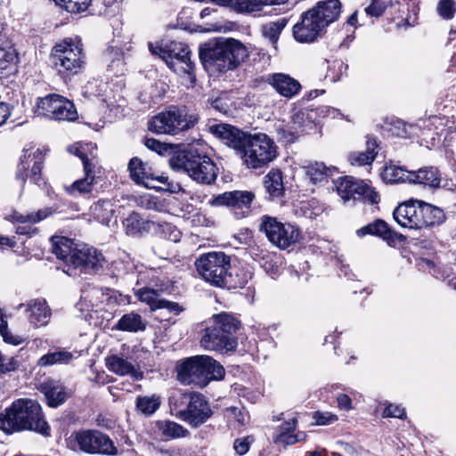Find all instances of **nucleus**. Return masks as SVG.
Wrapping results in <instances>:
<instances>
[{
  "label": "nucleus",
  "instance_id": "18",
  "mask_svg": "<svg viewBox=\"0 0 456 456\" xmlns=\"http://www.w3.org/2000/svg\"><path fill=\"white\" fill-rule=\"evenodd\" d=\"M44 162V152L41 149L24 150L23 155L20 157V163L19 169L16 174V178L20 180L22 183H25L28 177L30 178L31 182L37 184H41L42 180L41 171Z\"/></svg>",
  "mask_w": 456,
  "mask_h": 456
},
{
  "label": "nucleus",
  "instance_id": "20",
  "mask_svg": "<svg viewBox=\"0 0 456 456\" xmlns=\"http://www.w3.org/2000/svg\"><path fill=\"white\" fill-rule=\"evenodd\" d=\"M19 53L14 44L0 33V78H7L18 72Z\"/></svg>",
  "mask_w": 456,
  "mask_h": 456
},
{
  "label": "nucleus",
  "instance_id": "8",
  "mask_svg": "<svg viewBox=\"0 0 456 456\" xmlns=\"http://www.w3.org/2000/svg\"><path fill=\"white\" fill-rule=\"evenodd\" d=\"M240 326V321L232 314L223 312L213 315V324L205 329L201 346L210 351L232 352L238 346L234 334Z\"/></svg>",
  "mask_w": 456,
  "mask_h": 456
},
{
  "label": "nucleus",
  "instance_id": "1",
  "mask_svg": "<svg viewBox=\"0 0 456 456\" xmlns=\"http://www.w3.org/2000/svg\"><path fill=\"white\" fill-rule=\"evenodd\" d=\"M209 131L224 143L236 150L248 168L264 167L278 155L275 142L265 134H248L228 124L212 125Z\"/></svg>",
  "mask_w": 456,
  "mask_h": 456
},
{
  "label": "nucleus",
  "instance_id": "45",
  "mask_svg": "<svg viewBox=\"0 0 456 456\" xmlns=\"http://www.w3.org/2000/svg\"><path fill=\"white\" fill-rule=\"evenodd\" d=\"M94 454L114 456L118 454V449L109 436L98 431L94 443Z\"/></svg>",
  "mask_w": 456,
  "mask_h": 456
},
{
  "label": "nucleus",
  "instance_id": "31",
  "mask_svg": "<svg viewBox=\"0 0 456 456\" xmlns=\"http://www.w3.org/2000/svg\"><path fill=\"white\" fill-rule=\"evenodd\" d=\"M146 322L134 312L124 314L115 324L114 329L126 332H139L146 329Z\"/></svg>",
  "mask_w": 456,
  "mask_h": 456
},
{
  "label": "nucleus",
  "instance_id": "3",
  "mask_svg": "<svg viewBox=\"0 0 456 456\" xmlns=\"http://www.w3.org/2000/svg\"><path fill=\"white\" fill-rule=\"evenodd\" d=\"M0 429L6 434L31 430L49 436L50 426L45 420L40 404L32 399L20 398L0 413Z\"/></svg>",
  "mask_w": 456,
  "mask_h": 456
},
{
  "label": "nucleus",
  "instance_id": "25",
  "mask_svg": "<svg viewBox=\"0 0 456 456\" xmlns=\"http://www.w3.org/2000/svg\"><path fill=\"white\" fill-rule=\"evenodd\" d=\"M94 168V163L85 162V176L75 181L70 185L66 186V192L73 197H78L91 193L96 182Z\"/></svg>",
  "mask_w": 456,
  "mask_h": 456
},
{
  "label": "nucleus",
  "instance_id": "36",
  "mask_svg": "<svg viewBox=\"0 0 456 456\" xmlns=\"http://www.w3.org/2000/svg\"><path fill=\"white\" fill-rule=\"evenodd\" d=\"M315 112L312 110H300L296 111L290 119L292 126L303 134L314 127Z\"/></svg>",
  "mask_w": 456,
  "mask_h": 456
},
{
  "label": "nucleus",
  "instance_id": "27",
  "mask_svg": "<svg viewBox=\"0 0 456 456\" xmlns=\"http://www.w3.org/2000/svg\"><path fill=\"white\" fill-rule=\"evenodd\" d=\"M106 366L111 372L119 375L130 376L134 380L142 379V372L127 359L113 354L106 358Z\"/></svg>",
  "mask_w": 456,
  "mask_h": 456
},
{
  "label": "nucleus",
  "instance_id": "62",
  "mask_svg": "<svg viewBox=\"0 0 456 456\" xmlns=\"http://www.w3.org/2000/svg\"><path fill=\"white\" fill-rule=\"evenodd\" d=\"M248 437H245L242 439H236L233 444V448L236 452L240 455H244L249 450V443L248 441Z\"/></svg>",
  "mask_w": 456,
  "mask_h": 456
},
{
  "label": "nucleus",
  "instance_id": "57",
  "mask_svg": "<svg viewBox=\"0 0 456 456\" xmlns=\"http://www.w3.org/2000/svg\"><path fill=\"white\" fill-rule=\"evenodd\" d=\"M405 410L404 408L400 407L399 405L395 404H389L386 407L383 412L384 417H392V418H398V419H403L405 417Z\"/></svg>",
  "mask_w": 456,
  "mask_h": 456
},
{
  "label": "nucleus",
  "instance_id": "26",
  "mask_svg": "<svg viewBox=\"0 0 456 456\" xmlns=\"http://www.w3.org/2000/svg\"><path fill=\"white\" fill-rule=\"evenodd\" d=\"M40 391L45 395L47 403L51 407L62 404L69 394L60 380L48 379L40 385Z\"/></svg>",
  "mask_w": 456,
  "mask_h": 456
},
{
  "label": "nucleus",
  "instance_id": "30",
  "mask_svg": "<svg viewBox=\"0 0 456 456\" xmlns=\"http://www.w3.org/2000/svg\"><path fill=\"white\" fill-rule=\"evenodd\" d=\"M411 183L438 188L441 183V174L436 167H425L412 171Z\"/></svg>",
  "mask_w": 456,
  "mask_h": 456
},
{
  "label": "nucleus",
  "instance_id": "63",
  "mask_svg": "<svg viewBox=\"0 0 456 456\" xmlns=\"http://www.w3.org/2000/svg\"><path fill=\"white\" fill-rule=\"evenodd\" d=\"M338 406L340 410L349 411L352 409V400L346 394H340L337 397Z\"/></svg>",
  "mask_w": 456,
  "mask_h": 456
},
{
  "label": "nucleus",
  "instance_id": "47",
  "mask_svg": "<svg viewBox=\"0 0 456 456\" xmlns=\"http://www.w3.org/2000/svg\"><path fill=\"white\" fill-rule=\"evenodd\" d=\"M238 12H253L261 10V0H222Z\"/></svg>",
  "mask_w": 456,
  "mask_h": 456
},
{
  "label": "nucleus",
  "instance_id": "13",
  "mask_svg": "<svg viewBox=\"0 0 456 456\" xmlns=\"http://www.w3.org/2000/svg\"><path fill=\"white\" fill-rule=\"evenodd\" d=\"M259 231L264 232L267 240L280 249H286L297 243L301 238L299 228L290 223H282L276 217L263 216Z\"/></svg>",
  "mask_w": 456,
  "mask_h": 456
},
{
  "label": "nucleus",
  "instance_id": "43",
  "mask_svg": "<svg viewBox=\"0 0 456 456\" xmlns=\"http://www.w3.org/2000/svg\"><path fill=\"white\" fill-rule=\"evenodd\" d=\"M73 359L72 353L66 350L49 352L37 361L40 367H48L54 364H68Z\"/></svg>",
  "mask_w": 456,
  "mask_h": 456
},
{
  "label": "nucleus",
  "instance_id": "12",
  "mask_svg": "<svg viewBox=\"0 0 456 456\" xmlns=\"http://www.w3.org/2000/svg\"><path fill=\"white\" fill-rule=\"evenodd\" d=\"M148 46L152 54L159 55L175 72L186 73L192 82L195 81L194 65L191 61V51L187 45L182 42L170 41L162 44L160 46H155L152 43H149Z\"/></svg>",
  "mask_w": 456,
  "mask_h": 456
},
{
  "label": "nucleus",
  "instance_id": "52",
  "mask_svg": "<svg viewBox=\"0 0 456 456\" xmlns=\"http://www.w3.org/2000/svg\"><path fill=\"white\" fill-rule=\"evenodd\" d=\"M89 149H93L92 143H77L69 148V151L79 157L83 162V167L85 168V162L93 163L92 159H90L86 151Z\"/></svg>",
  "mask_w": 456,
  "mask_h": 456
},
{
  "label": "nucleus",
  "instance_id": "55",
  "mask_svg": "<svg viewBox=\"0 0 456 456\" xmlns=\"http://www.w3.org/2000/svg\"><path fill=\"white\" fill-rule=\"evenodd\" d=\"M387 7V4L383 0H371V4L365 8V12L371 17H379Z\"/></svg>",
  "mask_w": 456,
  "mask_h": 456
},
{
  "label": "nucleus",
  "instance_id": "23",
  "mask_svg": "<svg viewBox=\"0 0 456 456\" xmlns=\"http://www.w3.org/2000/svg\"><path fill=\"white\" fill-rule=\"evenodd\" d=\"M98 430L83 429L72 432L67 438V447L72 451H81L94 454V443Z\"/></svg>",
  "mask_w": 456,
  "mask_h": 456
},
{
  "label": "nucleus",
  "instance_id": "44",
  "mask_svg": "<svg viewBox=\"0 0 456 456\" xmlns=\"http://www.w3.org/2000/svg\"><path fill=\"white\" fill-rule=\"evenodd\" d=\"M161 400L157 395L138 396L136 398V409L145 416H151L160 407Z\"/></svg>",
  "mask_w": 456,
  "mask_h": 456
},
{
  "label": "nucleus",
  "instance_id": "50",
  "mask_svg": "<svg viewBox=\"0 0 456 456\" xmlns=\"http://www.w3.org/2000/svg\"><path fill=\"white\" fill-rule=\"evenodd\" d=\"M57 5L63 7L69 12H81L86 11L91 0H53Z\"/></svg>",
  "mask_w": 456,
  "mask_h": 456
},
{
  "label": "nucleus",
  "instance_id": "61",
  "mask_svg": "<svg viewBox=\"0 0 456 456\" xmlns=\"http://www.w3.org/2000/svg\"><path fill=\"white\" fill-rule=\"evenodd\" d=\"M297 420L296 418H293L289 420L284 421L280 427H279V433L278 434H291L294 432L297 428Z\"/></svg>",
  "mask_w": 456,
  "mask_h": 456
},
{
  "label": "nucleus",
  "instance_id": "38",
  "mask_svg": "<svg viewBox=\"0 0 456 456\" xmlns=\"http://www.w3.org/2000/svg\"><path fill=\"white\" fill-rule=\"evenodd\" d=\"M287 24L288 20L286 18H280L262 25V35L271 42L274 49H277L280 35Z\"/></svg>",
  "mask_w": 456,
  "mask_h": 456
},
{
  "label": "nucleus",
  "instance_id": "37",
  "mask_svg": "<svg viewBox=\"0 0 456 456\" xmlns=\"http://www.w3.org/2000/svg\"><path fill=\"white\" fill-rule=\"evenodd\" d=\"M446 220V215L443 208L423 201V223L424 228L439 226Z\"/></svg>",
  "mask_w": 456,
  "mask_h": 456
},
{
  "label": "nucleus",
  "instance_id": "40",
  "mask_svg": "<svg viewBox=\"0 0 456 456\" xmlns=\"http://www.w3.org/2000/svg\"><path fill=\"white\" fill-rule=\"evenodd\" d=\"M150 224L136 212H132L123 222L126 233L130 236L139 235L148 231Z\"/></svg>",
  "mask_w": 456,
  "mask_h": 456
},
{
  "label": "nucleus",
  "instance_id": "60",
  "mask_svg": "<svg viewBox=\"0 0 456 456\" xmlns=\"http://www.w3.org/2000/svg\"><path fill=\"white\" fill-rule=\"evenodd\" d=\"M297 420L296 418H293L289 420L284 421L280 427H279V433L278 434H291L294 432L297 428Z\"/></svg>",
  "mask_w": 456,
  "mask_h": 456
},
{
  "label": "nucleus",
  "instance_id": "48",
  "mask_svg": "<svg viewBox=\"0 0 456 456\" xmlns=\"http://www.w3.org/2000/svg\"><path fill=\"white\" fill-rule=\"evenodd\" d=\"M137 204L142 208L155 210L158 212L165 211L164 202L157 196L151 194H144L138 198Z\"/></svg>",
  "mask_w": 456,
  "mask_h": 456
},
{
  "label": "nucleus",
  "instance_id": "42",
  "mask_svg": "<svg viewBox=\"0 0 456 456\" xmlns=\"http://www.w3.org/2000/svg\"><path fill=\"white\" fill-rule=\"evenodd\" d=\"M92 216L99 223L109 224L113 215V205L109 200H100L90 208Z\"/></svg>",
  "mask_w": 456,
  "mask_h": 456
},
{
  "label": "nucleus",
  "instance_id": "64",
  "mask_svg": "<svg viewBox=\"0 0 456 456\" xmlns=\"http://www.w3.org/2000/svg\"><path fill=\"white\" fill-rule=\"evenodd\" d=\"M163 232H168L169 236L168 239L174 242H177L180 240L181 233L180 232L170 224H165L162 225Z\"/></svg>",
  "mask_w": 456,
  "mask_h": 456
},
{
  "label": "nucleus",
  "instance_id": "2",
  "mask_svg": "<svg viewBox=\"0 0 456 456\" xmlns=\"http://www.w3.org/2000/svg\"><path fill=\"white\" fill-rule=\"evenodd\" d=\"M52 244L53 253L66 264L64 272L69 276L95 273L105 262L102 253L95 248L87 245L81 248H74L73 241L66 237L54 236Z\"/></svg>",
  "mask_w": 456,
  "mask_h": 456
},
{
  "label": "nucleus",
  "instance_id": "21",
  "mask_svg": "<svg viewBox=\"0 0 456 456\" xmlns=\"http://www.w3.org/2000/svg\"><path fill=\"white\" fill-rule=\"evenodd\" d=\"M22 307H25V311L28 314V322L34 327H43L49 322L52 311L45 299H32L27 304H20L17 306L18 309Z\"/></svg>",
  "mask_w": 456,
  "mask_h": 456
},
{
  "label": "nucleus",
  "instance_id": "56",
  "mask_svg": "<svg viewBox=\"0 0 456 456\" xmlns=\"http://www.w3.org/2000/svg\"><path fill=\"white\" fill-rule=\"evenodd\" d=\"M314 419L317 425H330L338 419V417L329 411L320 412L316 411L314 415Z\"/></svg>",
  "mask_w": 456,
  "mask_h": 456
},
{
  "label": "nucleus",
  "instance_id": "6",
  "mask_svg": "<svg viewBox=\"0 0 456 456\" xmlns=\"http://www.w3.org/2000/svg\"><path fill=\"white\" fill-rule=\"evenodd\" d=\"M247 57L245 46L232 38L209 41L200 51V58L204 67L220 72L235 69Z\"/></svg>",
  "mask_w": 456,
  "mask_h": 456
},
{
  "label": "nucleus",
  "instance_id": "53",
  "mask_svg": "<svg viewBox=\"0 0 456 456\" xmlns=\"http://www.w3.org/2000/svg\"><path fill=\"white\" fill-rule=\"evenodd\" d=\"M145 146L159 155H165L171 151V147L168 144L161 142L154 138H146Z\"/></svg>",
  "mask_w": 456,
  "mask_h": 456
},
{
  "label": "nucleus",
  "instance_id": "49",
  "mask_svg": "<svg viewBox=\"0 0 456 456\" xmlns=\"http://www.w3.org/2000/svg\"><path fill=\"white\" fill-rule=\"evenodd\" d=\"M306 439V435L305 432L299 431L296 434H277L273 436V442L276 444H281L283 447H287L289 445H293L297 443L305 441Z\"/></svg>",
  "mask_w": 456,
  "mask_h": 456
},
{
  "label": "nucleus",
  "instance_id": "15",
  "mask_svg": "<svg viewBox=\"0 0 456 456\" xmlns=\"http://www.w3.org/2000/svg\"><path fill=\"white\" fill-rule=\"evenodd\" d=\"M338 195L345 200H359L370 204H378L379 194L362 180L352 176L339 178L336 183Z\"/></svg>",
  "mask_w": 456,
  "mask_h": 456
},
{
  "label": "nucleus",
  "instance_id": "54",
  "mask_svg": "<svg viewBox=\"0 0 456 456\" xmlns=\"http://www.w3.org/2000/svg\"><path fill=\"white\" fill-rule=\"evenodd\" d=\"M19 364L14 357L3 355L0 352V375L15 370Z\"/></svg>",
  "mask_w": 456,
  "mask_h": 456
},
{
  "label": "nucleus",
  "instance_id": "59",
  "mask_svg": "<svg viewBox=\"0 0 456 456\" xmlns=\"http://www.w3.org/2000/svg\"><path fill=\"white\" fill-rule=\"evenodd\" d=\"M10 115V104L5 101V97L0 94V126L6 121Z\"/></svg>",
  "mask_w": 456,
  "mask_h": 456
},
{
  "label": "nucleus",
  "instance_id": "39",
  "mask_svg": "<svg viewBox=\"0 0 456 456\" xmlns=\"http://www.w3.org/2000/svg\"><path fill=\"white\" fill-rule=\"evenodd\" d=\"M335 171L334 167H326L322 162H314L306 167L305 175L313 183L316 184L326 182Z\"/></svg>",
  "mask_w": 456,
  "mask_h": 456
},
{
  "label": "nucleus",
  "instance_id": "14",
  "mask_svg": "<svg viewBox=\"0 0 456 456\" xmlns=\"http://www.w3.org/2000/svg\"><path fill=\"white\" fill-rule=\"evenodd\" d=\"M36 113L59 121H74L77 118L74 103L56 94L38 99Z\"/></svg>",
  "mask_w": 456,
  "mask_h": 456
},
{
  "label": "nucleus",
  "instance_id": "11",
  "mask_svg": "<svg viewBox=\"0 0 456 456\" xmlns=\"http://www.w3.org/2000/svg\"><path fill=\"white\" fill-rule=\"evenodd\" d=\"M199 121L198 114L189 112L186 108L172 107L154 116L148 123L150 131L156 134H177L194 126Z\"/></svg>",
  "mask_w": 456,
  "mask_h": 456
},
{
  "label": "nucleus",
  "instance_id": "33",
  "mask_svg": "<svg viewBox=\"0 0 456 456\" xmlns=\"http://www.w3.org/2000/svg\"><path fill=\"white\" fill-rule=\"evenodd\" d=\"M134 291L141 302L147 304L154 311L158 310V306L162 300L160 293L164 291V288L162 286L159 287L158 284H155V287H150L147 284L141 289H134Z\"/></svg>",
  "mask_w": 456,
  "mask_h": 456
},
{
  "label": "nucleus",
  "instance_id": "29",
  "mask_svg": "<svg viewBox=\"0 0 456 456\" xmlns=\"http://www.w3.org/2000/svg\"><path fill=\"white\" fill-rule=\"evenodd\" d=\"M367 234L376 235L382 238L388 244L395 242V240L401 237V234L392 231L388 224L380 219H377L374 222L368 224L367 225L357 230L358 236H365Z\"/></svg>",
  "mask_w": 456,
  "mask_h": 456
},
{
  "label": "nucleus",
  "instance_id": "41",
  "mask_svg": "<svg viewBox=\"0 0 456 456\" xmlns=\"http://www.w3.org/2000/svg\"><path fill=\"white\" fill-rule=\"evenodd\" d=\"M412 171H408L395 165L387 166L382 173V178L386 183H396L411 182Z\"/></svg>",
  "mask_w": 456,
  "mask_h": 456
},
{
  "label": "nucleus",
  "instance_id": "35",
  "mask_svg": "<svg viewBox=\"0 0 456 456\" xmlns=\"http://www.w3.org/2000/svg\"><path fill=\"white\" fill-rule=\"evenodd\" d=\"M378 142L375 138L369 137L366 142V151L360 152H353L349 155V161L354 166H363L371 164L378 151Z\"/></svg>",
  "mask_w": 456,
  "mask_h": 456
},
{
  "label": "nucleus",
  "instance_id": "4",
  "mask_svg": "<svg viewBox=\"0 0 456 456\" xmlns=\"http://www.w3.org/2000/svg\"><path fill=\"white\" fill-rule=\"evenodd\" d=\"M341 12L339 0L319 1L313 8L301 14V20L293 27V36L300 43H311L324 29L336 21Z\"/></svg>",
  "mask_w": 456,
  "mask_h": 456
},
{
  "label": "nucleus",
  "instance_id": "28",
  "mask_svg": "<svg viewBox=\"0 0 456 456\" xmlns=\"http://www.w3.org/2000/svg\"><path fill=\"white\" fill-rule=\"evenodd\" d=\"M53 211L51 208H46L38 210L36 213H31L28 215L20 214L18 212H14L11 217L12 222H17L21 224V225L17 226L16 232L18 234H31L35 232L36 229L32 228L30 224H35L40 222L52 215Z\"/></svg>",
  "mask_w": 456,
  "mask_h": 456
},
{
  "label": "nucleus",
  "instance_id": "10",
  "mask_svg": "<svg viewBox=\"0 0 456 456\" xmlns=\"http://www.w3.org/2000/svg\"><path fill=\"white\" fill-rule=\"evenodd\" d=\"M50 59L54 69L62 78H69L78 74L85 63L81 40L65 38L54 45Z\"/></svg>",
  "mask_w": 456,
  "mask_h": 456
},
{
  "label": "nucleus",
  "instance_id": "19",
  "mask_svg": "<svg viewBox=\"0 0 456 456\" xmlns=\"http://www.w3.org/2000/svg\"><path fill=\"white\" fill-rule=\"evenodd\" d=\"M396 223L404 228L422 229L423 223V200H410L400 204L393 213Z\"/></svg>",
  "mask_w": 456,
  "mask_h": 456
},
{
  "label": "nucleus",
  "instance_id": "32",
  "mask_svg": "<svg viewBox=\"0 0 456 456\" xmlns=\"http://www.w3.org/2000/svg\"><path fill=\"white\" fill-rule=\"evenodd\" d=\"M158 432L164 440L187 437L190 432L182 425L171 420H159L156 422Z\"/></svg>",
  "mask_w": 456,
  "mask_h": 456
},
{
  "label": "nucleus",
  "instance_id": "51",
  "mask_svg": "<svg viewBox=\"0 0 456 456\" xmlns=\"http://www.w3.org/2000/svg\"><path fill=\"white\" fill-rule=\"evenodd\" d=\"M436 12L443 20H452L456 12V4L454 0H439L436 5Z\"/></svg>",
  "mask_w": 456,
  "mask_h": 456
},
{
  "label": "nucleus",
  "instance_id": "7",
  "mask_svg": "<svg viewBox=\"0 0 456 456\" xmlns=\"http://www.w3.org/2000/svg\"><path fill=\"white\" fill-rule=\"evenodd\" d=\"M173 170L186 173L193 181L211 184L217 177L216 164L205 153L195 147H187L173 153L169 159Z\"/></svg>",
  "mask_w": 456,
  "mask_h": 456
},
{
  "label": "nucleus",
  "instance_id": "24",
  "mask_svg": "<svg viewBox=\"0 0 456 456\" xmlns=\"http://www.w3.org/2000/svg\"><path fill=\"white\" fill-rule=\"evenodd\" d=\"M128 169L130 172V177L138 184H142L147 188L155 187L153 184L154 181H159L162 183L166 182V177L158 176L155 177L149 170H147L146 165L138 158H133L129 164Z\"/></svg>",
  "mask_w": 456,
  "mask_h": 456
},
{
  "label": "nucleus",
  "instance_id": "58",
  "mask_svg": "<svg viewBox=\"0 0 456 456\" xmlns=\"http://www.w3.org/2000/svg\"><path fill=\"white\" fill-rule=\"evenodd\" d=\"M158 309H167L169 313L179 314L183 311V308L179 304L162 298Z\"/></svg>",
  "mask_w": 456,
  "mask_h": 456
},
{
  "label": "nucleus",
  "instance_id": "17",
  "mask_svg": "<svg viewBox=\"0 0 456 456\" xmlns=\"http://www.w3.org/2000/svg\"><path fill=\"white\" fill-rule=\"evenodd\" d=\"M212 415L213 411L208 402L200 394L191 395L186 409L177 413L180 419L187 422L193 428L206 423Z\"/></svg>",
  "mask_w": 456,
  "mask_h": 456
},
{
  "label": "nucleus",
  "instance_id": "5",
  "mask_svg": "<svg viewBox=\"0 0 456 456\" xmlns=\"http://www.w3.org/2000/svg\"><path fill=\"white\" fill-rule=\"evenodd\" d=\"M231 256L224 252H208L195 261L199 275L209 284L218 288H242L248 282V275L233 277Z\"/></svg>",
  "mask_w": 456,
  "mask_h": 456
},
{
  "label": "nucleus",
  "instance_id": "16",
  "mask_svg": "<svg viewBox=\"0 0 456 456\" xmlns=\"http://www.w3.org/2000/svg\"><path fill=\"white\" fill-rule=\"evenodd\" d=\"M255 193L249 191H231L214 196L209 205L212 207H226L232 210L238 217L246 216L251 209Z\"/></svg>",
  "mask_w": 456,
  "mask_h": 456
},
{
  "label": "nucleus",
  "instance_id": "46",
  "mask_svg": "<svg viewBox=\"0 0 456 456\" xmlns=\"http://www.w3.org/2000/svg\"><path fill=\"white\" fill-rule=\"evenodd\" d=\"M275 131L278 141L285 143L294 142L300 136L290 121L287 123L282 121L276 124Z\"/></svg>",
  "mask_w": 456,
  "mask_h": 456
},
{
  "label": "nucleus",
  "instance_id": "34",
  "mask_svg": "<svg viewBox=\"0 0 456 456\" xmlns=\"http://www.w3.org/2000/svg\"><path fill=\"white\" fill-rule=\"evenodd\" d=\"M264 186L271 199L281 197L284 193V185L281 170H270L264 178Z\"/></svg>",
  "mask_w": 456,
  "mask_h": 456
},
{
  "label": "nucleus",
  "instance_id": "9",
  "mask_svg": "<svg viewBox=\"0 0 456 456\" xmlns=\"http://www.w3.org/2000/svg\"><path fill=\"white\" fill-rule=\"evenodd\" d=\"M224 373L223 366L208 355L187 358L177 367V379L184 385L206 386L209 380L223 379Z\"/></svg>",
  "mask_w": 456,
  "mask_h": 456
},
{
  "label": "nucleus",
  "instance_id": "22",
  "mask_svg": "<svg viewBox=\"0 0 456 456\" xmlns=\"http://www.w3.org/2000/svg\"><path fill=\"white\" fill-rule=\"evenodd\" d=\"M276 93L286 98H292L301 90L300 83L286 73H273L267 76L266 80Z\"/></svg>",
  "mask_w": 456,
  "mask_h": 456
}]
</instances>
